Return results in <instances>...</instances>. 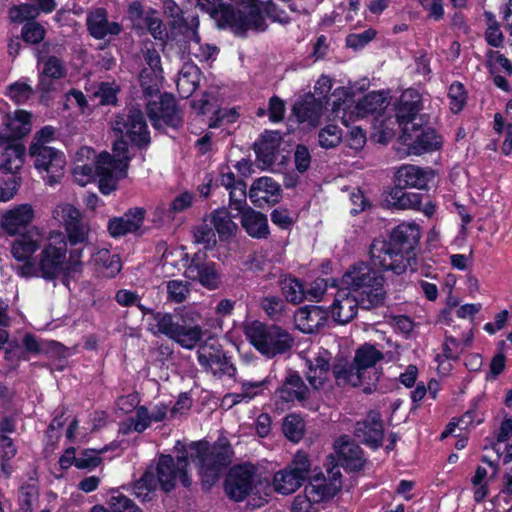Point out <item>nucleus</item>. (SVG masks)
<instances>
[{
  "instance_id": "59",
  "label": "nucleus",
  "mask_w": 512,
  "mask_h": 512,
  "mask_svg": "<svg viewBox=\"0 0 512 512\" xmlns=\"http://www.w3.org/2000/svg\"><path fill=\"white\" fill-rule=\"evenodd\" d=\"M193 238L196 244H203L205 250H212L217 243L214 229L207 224L194 227Z\"/></svg>"
},
{
  "instance_id": "58",
  "label": "nucleus",
  "mask_w": 512,
  "mask_h": 512,
  "mask_svg": "<svg viewBox=\"0 0 512 512\" xmlns=\"http://www.w3.org/2000/svg\"><path fill=\"white\" fill-rule=\"evenodd\" d=\"M246 189L247 185L243 179H239L233 187L227 189L229 190V205L233 209L243 211V209L246 208Z\"/></svg>"
},
{
  "instance_id": "11",
  "label": "nucleus",
  "mask_w": 512,
  "mask_h": 512,
  "mask_svg": "<svg viewBox=\"0 0 512 512\" xmlns=\"http://www.w3.org/2000/svg\"><path fill=\"white\" fill-rule=\"evenodd\" d=\"M311 462L308 455L298 451L291 463L274 475L275 491L282 495H289L300 488L309 478Z\"/></svg>"
},
{
  "instance_id": "14",
  "label": "nucleus",
  "mask_w": 512,
  "mask_h": 512,
  "mask_svg": "<svg viewBox=\"0 0 512 512\" xmlns=\"http://www.w3.org/2000/svg\"><path fill=\"white\" fill-rule=\"evenodd\" d=\"M56 213L61 218V223L65 229L64 235L67 245L71 247L89 243L90 224L84 219L82 212L73 204H64L59 206Z\"/></svg>"
},
{
  "instance_id": "21",
  "label": "nucleus",
  "mask_w": 512,
  "mask_h": 512,
  "mask_svg": "<svg viewBox=\"0 0 512 512\" xmlns=\"http://www.w3.org/2000/svg\"><path fill=\"white\" fill-rule=\"evenodd\" d=\"M34 218L30 204H20L6 211L0 218V230L8 236H16L28 231Z\"/></svg>"
},
{
  "instance_id": "28",
  "label": "nucleus",
  "mask_w": 512,
  "mask_h": 512,
  "mask_svg": "<svg viewBox=\"0 0 512 512\" xmlns=\"http://www.w3.org/2000/svg\"><path fill=\"white\" fill-rule=\"evenodd\" d=\"M213 2V6L212 4H206L201 9L207 11L211 18L216 20L219 28L225 29L229 27L235 29L236 33H240L238 18L241 17V10H235L231 4L223 3V0H215Z\"/></svg>"
},
{
  "instance_id": "27",
  "label": "nucleus",
  "mask_w": 512,
  "mask_h": 512,
  "mask_svg": "<svg viewBox=\"0 0 512 512\" xmlns=\"http://www.w3.org/2000/svg\"><path fill=\"white\" fill-rule=\"evenodd\" d=\"M279 399L287 404L302 402L309 397V388L297 371L289 369L282 386L277 389Z\"/></svg>"
},
{
  "instance_id": "19",
  "label": "nucleus",
  "mask_w": 512,
  "mask_h": 512,
  "mask_svg": "<svg viewBox=\"0 0 512 512\" xmlns=\"http://www.w3.org/2000/svg\"><path fill=\"white\" fill-rule=\"evenodd\" d=\"M339 465L348 473L361 471L366 463L362 448L347 435L335 442Z\"/></svg>"
},
{
  "instance_id": "33",
  "label": "nucleus",
  "mask_w": 512,
  "mask_h": 512,
  "mask_svg": "<svg viewBox=\"0 0 512 512\" xmlns=\"http://www.w3.org/2000/svg\"><path fill=\"white\" fill-rule=\"evenodd\" d=\"M239 212L242 213V227L249 236L255 239H266L269 236L270 230L265 214L251 207H246Z\"/></svg>"
},
{
  "instance_id": "44",
  "label": "nucleus",
  "mask_w": 512,
  "mask_h": 512,
  "mask_svg": "<svg viewBox=\"0 0 512 512\" xmlns=\"http://www.w3.org/2000/svg\"><path fill=\"white\" fill-rule=\"evenodd\" d=\"M163 80V72L158 74L151 69H142L139 73V84L144 98L160 95Z\"/></svg>"
},
{
  "instance_id": "48",
  "label": "nucleus",
  "mask_w": 512,
  "mask_h": 512,
  "mask_svg": "<svg viewBox=\"0 0 512 512\" xmlns=\"http://www.w3.org/2000/svg\"><path fill=\"white\" fill-rule=\"evenodd\" d=\"M449 109L453 114H459L467 104L468 94L464 84L454 81L448 88Z\"/></svg>"
},
{
  "instance_id": "30",
  "label": "nucleus",
  "mask_w": 512,
  "mask_h": 512,
  "mask_svg": "<svg viewBox=\"0 0 512 512\" xmlns=\"http://www.w3.org/2000/svg\"><path fill=\"white\" fill-rule=\"evenodd\" d=\"M329 316L328 308L325 309L318 305H306L297 310L295 319L302 331L311 333L323 326Z\"/></svg>"
},
{
  "instance_id": "2",
  "label": "nucleus",
  "mask_w": 512,
  "mask_h": 512,
  "mask_svg": "<svg viewBox=\"0 0 512 512\" xmlns=\"http://www.w3.org/2000/svg\"><path fill=\"white\" fill-rule=\"evenodd\" d=\"M421 239V229L415 223H400L392 229L388 239L376 238L369 248L373 266L382 273L402 275L415 257V249Z\"/></svg>"
},
{
  "instance_id": "40",
  "label": "nucleus",
  "mask_w": 512,
  "mask_h": 512,
  "mask_svg": "<svg viewBox=\"0 0 512 512\" xmlns=\"http://www.w3.org/2000/svg\"><path fill=\"white\" fill-rule=\"evenodd\" d=\"M201 70L196 65L184 66L177 81V90L182 98H189L199 87Z\"/></svg>"
},
{
  "instance_id": "6",
  "label": "nucleus",
  "mask_w": 512,
  "mask_h": 512,
  "mask_svg": "<svg viewBox=\"0 0 512 512\" xmlns=\"http://www.w3.org/2000/svg\"><path fill=\"white\" fill-rule=\"evenodd\" d=\"M67 252L64 234L51 235L36 258L39 261L40 278L45 281H55L60 278L63 284L68 285L70 278L66 266Z\"/></svg>"
},
{
  "instance_id": "39",
  "label": "nucleus",
  "mask_w": 512,
  "mask_h": 512,
  "mask_svg": "<svg viewBox=\"0 0 512 512\" xmlns=\"http://www.w3.org/2000/svg\"><path fill=\"white\" fill-rule=\"evenodd\" d=\"M383 359V352L377 349L375 344L364 343L356 349L353 360L358 367V371L363 374L365 370L375 367Z\"/></svg>"
},
{
  "instance_id": "46",
  "label": "nucleus",
  "mask_w": 512,
  "mask_h": 512,
  "mask_svg": "<svg viewBox=\"0 0 512 512\" xmlns=\"http://www.w3.org/2000/svg\"><path fill=\"white\" fill-rule=\"evenodd\" d=\"M95 262L104 268V276L108 278H114L122 269L119 255L112 254L108 249L98 251Z\"/></svg>"
},
{
  "instance_id": "37",
  "label": "nucleus",
  "mask_w": 512,
  "mask_h": 512,
  "mask_svg": "<svg viewBox=\"0 0 512 512\" xmlns=\"http://www.w3.org/2000/svg\"><path fill=\"white\" fill-rule=\"evenodd\" d=\"M323 102L320 98L308 95L304 100L293 106V113L300 123L316 122L323 112Z\"/></svg>"
},
{
  "instance_id": "41",
  "label": "nucleus",
  "mask_w": 512,
  "mask_h": 512,
  "mask_svg": "<svg viewBox=\"0 0 512 512\" xmlns=\"http://www.w3.org/2000/svg\"><path fill=\"white\" fill-rule=\"evenodd\" d=\"M389 197L392 205L397 209L419 210L424 195L417 192H408L407 188H391Z\"/></svg>"
},
{
  "instance_id": "25",
  "label": "nucleus",
  "mask_w": 512,
  "mask_h": 512,
  "mask_svg": "<svg viewBox=\"0 0 512 512\" xmlns=\"http://www.w3.org/2000/svg\"><path fill=\"white\" fill-rule=\"evenodd\" d=\"M26 154V147L22 142L0 140V171L20 174Z\"/></svg>"
},
{
  "instance_id": "52",
  "label": "nucleus",
  "mask_w": 512,
  "mask_h": 512,
  "mask_svg": "<svg viewBox=\"0 0 512 512\" xmlns=\"http://www.w3.org/2000/svg\"><path fill=\"white\" fill-rule=\"evenodd\" d=\"M45 36V27L36 20L25 22L22 26L20 37L26 44L38 45L44 40Z\"/></svg>"
},
{
  "instance_id": "1",
  "label": "nucleus",
  "mask_w": 512,
  "mask_h": 512,
  "mask_svg": "<svg viewBox=\"0 0 512 512\" xmlns=\"http://www.w3.org/2000/svg\"><path fill=\"white\" fill-rule=\"evenodd\" d=\"M175 450L178 469H188L190 462L195 463L203 490L208 491L220 479L221 474L232 463L234 451L227 438H219L214 443L206 439L183 444L177 441Z\"/></svg>"
},
{
  "instance_id": "38",
  "label": "nucleus",
  "mask_w": 512,
  "mask_h": 512,
  "mask_svg": "<svg viewBox=\"0 0 512 512\" xmlns=\"http://www.w3.org/2000/svg\"><path fill=\"white\" fill-rule=\"evenodd\" d=\"M211 223L220 241H228L235 236L238 229L232 220L230 212L226 208L215 209L211 213Z\"/></svg>"
},
{
  "instance_id": "60",
  "label": "nucleus",
  "mask_w": 512,
  "mask_h": 512,
  "mask_svg": "<svg viewBox=\"0 0 512 512\" xmlns=\"http://www.w3.org/2000/svg\"><path fill=\"white\" fill-rule=\"evenodd\" d=\"M377 35V31L368 28L361 33H350L346 36L345 43L348 48L359 51L368 45Z\"/></svg>"
},
{
  "instance_id": "34",
  "label": "nucleus",
  "mask_w": 512,
  "mask_h": 512,
  "mask_svg": "<svg viewBox=\"0 0 512 512\" xmlns=\"http://www.w3.org/2000/svg\"><path fill=\"white\" fill-rule=\"evenodd\" d=\"M332 374L338 386L351 385L359 387L363 382V374L358 371L354 360L349 362L346 358H338L332 365Z\"/></svg>"
},
{
  "instance_id": "54",
  "label": "nucleus",
  "mask_w": 512,
  "mask_h": 512,
  "mask_svg": "<svg viewBox=\"0 0 512 512\" xmlns=\"http://www.w3.org/2000/svg\"><path fill=\"white\" fill-rule=\"evenodd\" d=\"M41 62V59H38V64ZM43 68L41 72L45 76H48L52 79L60 80L67 75V69L64 62L55 55L48 56L45 60H42Z\"/></svg>"
},
{
  "instance_id": "7",
  "label": "nucleus",
  "mask_w": 512,
  "mask_h": 512,
  "mask_svg": "<svg viewBox=\"0 0 512 512\" xmlns=\"http://www.w3.org/2000/svg\"><path fill=\"white\" fill-rule=\"evenodd\" d=\"M116 135L126 137L132 148L146 151L152 143L151 133L142 110L130 107L118 113L112 125Z\"/></svg>"
},
{
  "instance_id": "15",
  "label": "nucleus",
  "mask_w": 512,
  "mask_h": 512,
  "mask_svg": "<svg viewBox=\"0 0 512 512\" xmlns=\"http://www.w3.org/2000/svg\"><path fill=\"white\" fill-rule=\"evenodd\" d=\"M422 109V95L416 89L409 88L401 94L394 104L395 118L401 133L404 132V129L408 131L412 126L422 123L421 119L416 122Z\"/></svg>"
},
{
  "instance_id": "49",
  "label": "nucleus",
  "mask_w": 512,
  "mask_h": 512,
  "mask_svg": "<svg viewBox=\"0 0 512 512\" xmlns=\"http://www.w3.org/2000/svg\"><path fill=\"white\" fill-rule=\"evenodd\" d=\"M181 249L183 250V253L181 254L180 260L183 263V266L185 267V276L186 277L193 274L200 268L205 267L208 264H210V261L208 260V255H207L208 250H205V248L199 249L193 255H190L188 252H185L184 246H182Z\"/></svg>"
},
{
  "instance_id": "9",
  "label": "nucleus",
  "mask_w": 512,
  "mask_h": 512,
  "mask_svg": "<svg viewBox=\"0 0 512 512\" xmlns=\"http://www.w3.org/2000/svg\"><path fill=\"white\" fill-rule=\"evenodd\" d=\"M145 109L153 129L159 133H166V127L179 130L183 126V117L172 93L164 92L158 100H148Z\"/></svg>"
},
{
  "instance_id": "3",
  "label": "nucleus",
  "mask_w": 512,
  "mask_h": 512,
  "mask_svg": "<svg viewBox=\"0 0 512 512\" xmlns=\"http://www.w3.org/2000/svg\"><path fill=\"white\" fill-rule=\"evenodd\" d=\"M345 287L357 293L356 302L364 310L384 305L386 299L385 278L383 273L369 261H358L349 266L341 278L332 279L331 286Z\"/></svg>"
},
{
  "instance_id": "8",
  "label": "nucleus",
  "mask_w": 512,
  "mask_h": 512,
  "mask_svg": "<svg viewBox=\"0 0 512 512\" xmlns=\"http://www.w3.org/2000/svg\"><path fill=\"white\" fill-rule=\"evenodd\" d=\"M197 347V360L204 371L212 373L218 379L225 376L233 378L236 375L237 368L232 356L217 339L210 338L200 342Z\"/></svg>"
},
{
  "instance_id": "29",
  "label": "nucleus",
  "mask_w": 512,
  "mask_h": 512,
  "mask_svg": "<svg viewBox=\"0 0 512 512\" xmlns=\"http://www.w3.org/2000/svg\"><path fill=\"white\" fill-rule=\"evenodd\" d=\"M265 2L260 0H247V5L241 10V17L238 18L240 23V33L244 34L249 29L264 32L267 29L265 23L264 12Z\"/></svg>"
},
{
  "instance_id": "64",
  "label": "nucleus",
  "mask_w": 512,
  "mask_h": 512,
  "mask_svg": "<svg viewBox=\"0 0 512 512\" xmlns=\"http://www.w3.org/2000/svg\"><path fill=\"white\" fill-rule=\"evenodd\" d=\"M311 154L308 147L304 144H297L294 151V164L298 173L304 174L311 165Z\"/></svg>"
},
{
  "instance_id": "16",
  "label": "nucleus",
  "mask_w": 512,
  "mask_h": 512,
  "mask_svg": "<svg viewBox=\"0 0 512 512\" xmlns=\"http://www.w3.org/2000/svg\"><path fill=\"white\" fill-rule=\"evenodd\" d=\"M32 114L29 111L18 109L13 113H6L0 124V140L21 142L32 129Z\"/></svg>"
},
{
  "instance_id": "17",
  "label": "nucleus",
  "mask_w": 512,
  "mask_h": 512,
  "mask_svg": "<svg viewBox=\"0 0 512 512\" xmlns=\"http://www.w3.org/2000/svg\"><path fill=\"white\" fill-rule=\"evenodd\" d=\"M354 435L371 449L376 450L380 448L384 438V426L381 415L378 412L370 411L363 420L356 422Z\"/></svg>"
},
{
  "instance_id": "56",
  "label": "nucleus",
  "mask_w": 512,
  "mask_h": 512,
  "mask_svg": "<svg viewBox=\"0 0 512 512\" xmlns=\"http://www.w3.org/2000/svg\"><path fill=\"white\" fill-rule=\"evenodd\" d=\"M56 129L51 125H46L40 128L33 136L29 145L28 151L34 149L42 150L43 148H53L49 146L55 140Z\"/></svg>"
},
{
  "instance_id": "32",
  "label": "nucleus",
  "mask_w": 512,
  "mask_h": 512,
  "mask_svg": "<svg viewBox=\"0 0 512 512\" xmlns=\"http://www.w3.org/2000/svg\"><path fill=\"white\" fill-rule=\"evenodd\" d=\"M281 136L278 132L266 131L253 145L256 160L265 165H271L276 160L280 146Z\"/></svg>"
},
{
  "instance_id": "4",
  "label": "nucleus",
  "mask_w": 512,
  "mask_h": 512,
  "mask_svg": "<svg viewBox=\"0 0 512 512\" xmlns=\"http://www.w3.org/2000/svg\"><path fill=\"white\" fill-rule=\"evenodd\" d=\"M148 331L155 336L163 335L187 350L196 348L204 337L203 328L192 317L164 311H159Z\"/></svg>"
},
{
  "instance_id": "13",
  "label": "nucleus",
  "mask_w": 512,
  "mask_h": 512,
  "mask_svg": "<svg viewBox=\"0 0 512 512\" xmlns=\"http://www.w3.org/2000/svg\"><path fill=\"white\" fill-rule=\"evenodd\" d=\"M399 138L407 146L408 154L416 156L440 150L443 145V137L436 129L422 123L408 131L404 129Z\"/></svg>"
},
{
  "instance_id": "55",
  "label": "nucleus",
  "mask_w": 512,
  "mask_h": 512,
  "mask_svg": "<svg viewBox=\"0 0 512 512\" xmlns=\"http://www.w3.org/2000/svg\"><path fill=\"white\" fill-rule=\"evenodd\" d=\"M37 16L35 5L29 3L14 5L8 11L10 21L17 24L34 21Z\"/></svg>"
},
{
  "instance_id": "23",
  "label": "nucleus",
  "mask_w": 512,
  "mask_h": 512,
  "mask_svg": "<svg viewBox=\"0 0 512 512\" xmlns=\"http://www.w3.org/2000/svg\"><path fill=\"white\" fill-rule=\"evenodd\" d=\"M433 176V171L412 164L400 166L394 175L392 188H417L426 189Z\"/></svg>"
},
{
  "instance_id": "36",
  "label": "nucleus",
  "mask_w": 512,
  "mask_h": 512,
  "mask_svg": "<svg viewBox=\"0 0 512 512\" xmlns=\"http://www.w3.org/2000/svg\"><path fill=\"white\" fill-rule=\"evenodd\" d=\"M129 166V158L119 159L108 152H102L95 163V172L103 174L107 172L108 175L124 179L128 175Z\"/></svg>"
},
{
  "instance_id": "50",
  "label": "nucleus",
  "mask_w": 512,
  "mask_h": 512,
  "mask_svg": "<svg viewBox=\"0 0 512 512\" xmlns=\"http://www.w3.org/2000/svg\"><path fill=\"white\" fill-rule=\"evenodd\" d=\"M0 177V202H7L11 200L17 193L22 178L20 174L1 172Z\"/></svg>"
},
{
  "instance_id": "63",
  "label": "nucleus",
  "mask_w": 512,
  "mask_h": 512,
  "mask_svg": "<svg viewBox=\"0 0 512 512\" xmlns=\"http://www.w3.org/2000/svg\"><path fill=\"white\" fill-rule=\"evenodd\" d=\"M108 504L112 512H141L132 499L120 493L112 495Z\"/></svg>"
},
{
  "instance_id": "22",
  "label": "nucleus",
  "mask_w": 512,
  "mask_h": 512,
  "mask_svg": "<svg viewBox=\"0 0 512 512\" xmlns=\"http://www.w3.org/2000/svg\"><path fill=\"white\" fill-rule=\"evenodd\" d=\"M86 28L89 35L96 40H103L107 36H118L123 30L119 22L109 21L108 12L104 7H97L88 11Z\"/></svg>"
},
{
  "instance_id": "57",
  "label": "nucleus",
  "mask_w": 512,
  "mask_h": 512,
  "mask_svg": "<svg viewBox=\"0 0 512 512\" xmlns=\"http://www.w3.org/2000/svg\"><path fill=\"white\" fill-rule=\"evenodd\" d=\"M383 97L378 92H370L363 96L356 104V109L360 114H374L382 109Z\"/></svg>"
},
{
  "instance_id": "62",
  "label": "nucleus",
  "mask_w": 512,
  "mask_h": 512,
  "mask_svg": "<svg viewBox=\"0 0 512 512\" xmlns=\"http://www.w3.org/2000/svg\"><path fill=\"white\" fill-rule=\"evenodd\" d=\"M105 449L97 451L95 449H84L80 455L77 457L76 468L78 469H95L102 463V458L100 457V453Z\"/></svg>"
},
{
  "instance_id": "26",
  "label": "nucleus",
  "mask_w": 512,
  "mask_h": 512,
  "mask_svg": "<svg viewBox=\"0 0 512 512\" xmlns=\"http://www.w3.org/2000/svg\"><path fill=\"white\" fill-rule=\"evenodd\" d=\"M308 484L305 486V498L309 505L332 499L339 491V485L328 482L322 472L309 475Z\"/></svg>"
},
{
  "instance_id": "31",
  "label": "nucleus",
  "mask_w": 512,
  "mask_h": 512,
  "mask_svg": "<svg viewBox=\"0 0 512 512\" xmlns=\"http://www.w3.org/2000/svg\"><path fill=\"white\" fill-rule=\"evenodd\" d=\"M16 236L11 245V254L15 260L24 261L39 249L41 233L38 229L33 227Z\"/></svg>"
},
{
  "instance_id": "53",
  "label": "nucleus",
  "mask_w": 512,
  "mask_h": 512,
  "mask_svg": "<svg viewBox=\"0 0 512 512\" xmlns=\"http://www.w3.org/2000/svg\"><path fill=\"white\" fill-rule=\"evenodd\" d=\"M260 307L270 319L279 320L285 312L286 303L278 295H268L261 298Z\"/></svg>"
},
{
  "instance_id": "35",
  "label": "nucleus",
  "mask_w": 512,
  "mask_h": 512,
  "mask_svg": "<svg viewBox=\"0 0 512 512\" xmlns=\"http://www.w3.org/2000/svg\"><path fill=\"white\" fill-rule=\"evenodd\" d=\"M157 481L161 489L169 493L176 487L178 468L170 454H160L156 466Z\"/></svg>"
},
{
  "instance_id": "43",
  "label": "nucleus",
  "mask_w": 512,
  "mask_h": 512,
  "mask_svg": "<svg viewBox=\"0 0 512 512\" xmlns=\"http://www.w3.org/2000/svg\"><path fill=\"white\" fill-rule=\"evenodd\" d=\"M218 265L214 261H210L205 267L200 268L187 278L199 282L204 288L208 290H216L222 283L221 274L217 269Z\"/></svg>"
},
{
  "instance_id": "45",
  "label": "nucleus",
  "mask_w": 512,
  "mask_h": 512,
  "mask_svg": "<svg viewBox=\"0 0 512 512\" xmlns=\"http://www.w3.org/2000/svg\"><path fill=\"white\" fill-rule=\"evenodd\" d=\"M305 427V421L301 416L291 413L283 419L282 432L289 441L298 443L304 437Z\"/></svg>"
},
{
  "instance_id": "47",
  "label": "nucleus",
  "mask_w": 512,
  "mask_h": 512,
  "mask_svg": "<svg viewBox=\"0 0 512 512\" xmlns=\"http://www.w3.org/2000/svg\"><path fill=\"white\" fill-rule=\"evenodd\" d=\"M35 91L27 82L18 80L10 83L5 95L16 105L26 104L34 95Z\"/></svg>"
},
{
  "instance_id": "12",
  "label": "nucleus",
  "mask_w": 512,
  "mask_h": 512,
  "mask_svg": "<svg viewBox=\"0 0 512 512\" xmlns=\"http://www.w3.org/2000/svg\"><path fill=\"white\" fill-rule=\"evenodd\" d=\"M256 471L249 462L230 468L223 483L226 496L234 502L244 501L255 487Z\"/></svg>"
},
{
  "instance_id": "42",
  "label": "nucleus",
  "mask_w": 512,
  "mask_h": 512,
  "mask_svg": "<svg viewBox=\"0 0 512 512\" xmlns=\"http://www.w3.org/2000/svg\"><path fill=\"white\" fill-rule=\"evenodd\" d=\"M280 286L285 302L293 305L302 303L306 298V290L303 282L289 274L280 280Z\"/></svg>"
},
{
  "instance_id": "51",
  "label": "nucleus",
  "mask_w": 512,
  "mask_h": 512,
  "mask_svg": "<svg viewBox=\"0 0 512 512\" xmlns=\"http://www.w3.org/2000/svg\"><path fill=\"white\" fill-rule=\"evenodd\" d=\"M342 129L336 124H328L318 133V143L324 149L337 147L342 141Z\"/></svg>"
},
{
  "instance_id": "5",
  "label": "nucleus",
  "mask_w": 512,
  "mask_h": 512,
  "mask_svg": "<svg viewBox=\"0 0 512 512\" xmlns=\"http://www.w3.org/2000/svg\"><path fill=\"white\" fill-rule=\"evenodd\" d=\"M244 334L251 345L267 358L288 352L294 343V339L285 329L258 320L247 323Z\"/></svg>"
},
{
  "instance_id": "24",
  "label": "nucleus",
  "mask_w": 512,
  "mask_h": 512,
  "mask_svg": "<svg viewBox=\"0 0 512 512\" xmlns=\"http://www.w3.org/2000/svg\"><path fill=\"white\" fill-rule=\"evenodd\" d=\"M334 288L337 289V292L328 310L334 321L346 324L356 315L357 307H359V304L356 302L357 295L350 297L351 291L341 285Z\"/></svg>"
},
{
  "instance_id": "10",
  "label": "nucleus",
  "mask_w": 512,
  "mask_h": 512,
  "mask_svg": "<svg viewBox=\"0 0 512 512\" xmlns=\"http://www.w3.org/2000/svg\"><path fill=\"white\" fill-rule=\"evenodd\" d=\"M33 167L48 186L59 184L65 175L67 164L63 151L57 148H43L28 151Z\"/></svg>"
},
{
  "instance_id": "20",
  "label": "nucleus",
  "mask_w": 512,
  "mask_h": 512,
  "mask_svg": "<svg viewBox=\"0 0 512 512\" xmlns=\"http://www.w3.org/2000/svg\"><path fill=\"white\" fill-rule=\"evenodd\" d=\"M248 196L254 206L258 208L271 207L280 202L282 189L272 177L263 176L254 180Z\"/></svg>"
},
{
  "instance_id": "61",
  "label": "nucleus",
  "mask_w": 512,
  "mask_h": 512,
  "mask_svg": "<svg viewBox=\"0 0 512 512\" xmlns=\"http://www.w3.org/2000/svg\"><path fill=\"white\" fill-rule=\"evenodd\" d=\"M38 496V488L34 484L23 483L19 488V511L33 512V498Z\"/></svg>"
},
{
  "instance_id": "18",
  "label": "nucleus",
  "mask_w": 512,
  "mask_h": 512,
  "mask_svg": "<svg viewBox=\"0 0 512 512\" xmlns=\"http://www.w3.org/2000/svg\"><path fill=\"white\" fill-rule=\"evenodd\" d=\"M145 215L146 210L143 207L129 208L123 216L112 217L108 220L107 231L114 239L137 233L143 226Z\"/></svg>"
}]
</instances>
